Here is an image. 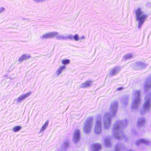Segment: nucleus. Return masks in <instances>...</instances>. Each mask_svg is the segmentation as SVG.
Listing matches in <instances>:
<instances>
[{"mask_svg":"<svg viewBox=\"0 0 151 151\" xmlns=\"http://www.w3.org/2000/svg\"><path fill=\"white\" fill-rule=\"evenodd\" d=\"M135 19L138 23V28L140 29L147 18V15L144 13L142 9L138 8L135 11Z\"/></svg>","mask_w":151,"mask_h":151,"instance_id":"1","label":"nucleus"},{"mask_svg":"<svg viewBox=\"0 0 151 151\" xmlns=\"http://www.w3.org/2000/svg\"><path fill=\"white\" fill-rule=\"evenodd\" d=\"M117 108V103H112L110 110V114H105L104 116L103 120L104 126L107 129L110 124V117L113 116L115 113Z\"/></svg>","mask_w":151,"mask_h":151,"instance_id":"2","label":"nucleus"},{"mask_svg":"<svg viewBox=\"0 0 151 151\" xmlns=\"http://www.w3.org/2000/svg\"><path fill=\"white\" fill-rule=\"evenodd\" d=\"M140 93V92L138 91H136L134 92L132 104V106L133 108H137L140 104L141 101L139 97Z\"/></svg>","mask_w":151,"mask_h":151,"instance_id":"3","label":"nucleus"},{"mask_svg":"<svg viewBox=\"0 0 151 151\" xmlns=\"http://www.w3.org/2000/svg\"><path fill=\"white\" fill-rule=\"evenodd\" d=\"M92 124V121L90 120H87L85 123L83 129L85 132L88 133L90 131Z\"/></svg>","mask_w":151,"mask_h":151,"instance_id":"4","label":"nucleus"},{"mask_svg":"<svg viewBox=\"0 0 151 151\" xmlns=\"http://www.w3.org/2000/svg\"><path fill=\"white\" fill-rule=\"evenodd\" d=\"M150 108V100L148 96H146L145 102L143 105V109L145 111H147Z\"/></svg>","mask_w":151,"mask_h":151,"instance_id":"5","label":"nucleus"},{"mask_svg":"<svg viewBox=\"0 0 151 151\" xmlns=\"http://www.w3.org/2000/svg\"><path fill=\"white\" fill-rule=\"evenodd\" d=\"M56 34L55 31L48 32L42 35L41 38L42 39L51 38L54 37Z\"/></svg>","mask_w":151,"mask_h":151,"instance_id":"6","label":"nucleus"},{"mask_svg":"<svg viewBox=\"0 0 151 151\" xmlns=\"http://www.w3.org/2000/svg\"><path fill=\"white\" fill-rule=\"evenodd\" d=\"M31 94V92H29L25 94H22L17 98L16 99V101L17 103L21 102L29 96Z\"/></svg>","mask_w":151,"mask_h":151,"instance_id":"7","label":"nucleus"},{"mask_svg":"<svg viewBox=\"0 0 151 151\" xmlns=\"http://www.w3.org/2000/svg\"><path fill=\"white\" fill-rule=\"evenodd\" d=\"M94 130L95 132L96 133H99L101 131V122L99 119H97L96 122Z\"/></svg>","mask_w":151,"mask_h":151,"instance_id":"8","label":"nucleus"},{"mask_svg":"<svg viewBox=\"0 0 151 151\" xmlns=\"http://www.w3.org/2000/svg\"><path fill=\"white\" fill-rule=\"evenodd\" d=\"M80 130L78 129H75L73 135V140L74 142H77L80 138Z\"/></svg>","mask_w":151,"mask_h":151,"instance_id":"9","label":"nucleus"},{"mask_svg":"<svg viewBox=\"0 0 151 151\" xmlns=\"http://www.w3.org/2000/svg\"><path fill=\"white\" fill-rule=\"evenodd\" d=\"M31 57L29 54H25L22 55L18 58V61L20 63L22 62L24 60L28 59Z\"/></svg>","mask_w":151,"mask_h":151,"instance_id":"10","label":"nucleus"},{"mask_svg":"<svg viewBox=\"0 0 151 151\" xmlns=\"http://www.w3.org/2000/svg\"><path fill=\"white\" fill-rule=\"evenodd\" d=\"M92 81L91 80L87 81L86 82L79 85L80 88H87L90 87L92 84Z\"/></svg>","mask_w":151,"mask_h":151,"instance_id":"11","label":"nucleus"},{"mask_svg":"<svg viewBox=\"0 0 151 151\" xmlns=\"http://www.w3.org/2000/svg\"><path fill=\"white\" fill-rule=\"evenodd\" d=\"M65 69L66 66L65 65H61L60 66L56 71L55 73V76L57 77H59Z\"/></svg>","mask_w":151,"mask_h":151,"instance_id":"12","label":"nucleus"},{"mask_svg":"<svg viewBox=\"0 0 151 151\" xmlns=\"http://www.w3.org/2000/svg\"><path fill=\"white\" fill-rule=\"evenodd\" d=\"M120 70L119 67H117L114 68L111 70L109 73L110 76H112L115 75L118 73Z\"/></svg>","mask_w":151,"mask_h":151,"instance_id":"13","label":"nucleus"},{"mask_svg":"<svg viewBox=\"0 0 151 151\" xmlns=\"http://www.w3.org/2000/svg\"><path fill=\"white\" fill-rule=\"evenodd\" d=\"M85 39V37L84 35L80 37L78 34H76L73 36V39L76 41H81L82 40H84Z\"/></svg>","mask_w":151,"mask_h":151,"instance_id":"14","label":"nucleus"},{"mask_svg":"<svg viewBox=\"0 0 151 151\" xmlns=\"http://www.w3.org/2000/svg\"><path fill=\"white\" fill-rule=\"evenodd\" d=\"M55 33H56V34L55 37L58 40L66 39V37L59 35L58 32H55Z\"/></svg>","mask_w":151,"mask_h":151,"instance_id":"15","label":"nucleus"},{"mask_svg":"<svg viewBox=\"0 0 151 151\" xmlns=\"http://www.w3.org/2000/svg\"><path fill=\"white\" fill-rule=\"evenodd\" d=\"M101 147L100 145L98 144H95L92 146V148L94 151H96L100 149L101 148Z\"/></svg>","mask_w":151,"mask_h":151,"instance_id":"16","label":"nucleus"},{"mask_svg":"<svg viewBox=\"0 0 151 151\" xmlns=\"http://www.w3.org/2000/svg\"><path fill=\"white\" fill-rule=\"evenodd\" d=\"M48 122H46L42 125L41 129L40 130V132H43L46 128L48 125Z\"/></svg>","mask_w":151,"mask_h":151,"instance_id":"17","label":"nucleus"},{"mask_svg":"<svg viewBox=\"0 0 151 151\" xmlns=\"http://www.w3.org/2000/svg\"><path fill=\"white\" fill-rule=\"evenodd\" d=\"M70 63V60L68 59H63L61 60L62 64L65 65L69 64Z\"/></svg>","mask_w":151,"mask_h":151,"instance_id":"18","label":"nucleus"},{"mask_svg":"<svg viewBox=\"0 0 151 151\" xmlns=\"http://www.w3.org/2000/svg\"><path fill=\"white\" fill-rule=\"evenodd\" d=\"M22 128L21 127L17 126L13 128V131L14 132H16L19 131Z\"/></svg>","mask_w":151,"mask_h":151,"instance_id":"19","label":"nucleus"},{"mask_svg":"<svg viewBox=\"0 0 151 151\" xmlns=\"http://www.w3.org/2000/svg\"><path fill=\"white\" fill-rule=\"evenodd\" d=\"M137 142H139V143H143L146 144H148L149 143V142L146 139H143L139 140Z\"/></svg>","mask_w":151,"mask_h":151,"instance_id":"20","label":"nucleus"},{"mask_svg":"<svg viewBox=\"0 0 151 151\" xmlns=\"http://www.w3.org/2000/svg\"><path fill=\"white\" fill-rule=\"evenodd\" d=\"M132 57V55L130 54H128L124 56L123 59L125 60L127 59H129Z\"/></svg>","mask_w":151,"mask_h":151,"instance_id":"21","label":"nucleus"},{"mask_svg":"<svg viewBox=\"0 0 151 151\" xmlns=\"http://www.w3.org/2000/svg\"><path fill=\"white\" fill-rule=\"evenodd\" d=\"M5 10V8L4 7H0V14L1 13L3 12Z\"/></svg>","mask_w":151,"mask_h":151,"instance_id":"22","label":"nucleus"},{"mask_svg":"<svg viewBox=\"0 0 151 151\" xmlns=\"http://www.w3.org/2000/svg\"><path fill=\"white\" fill-rule=\"evenodd\" d=\"M66 37V39L67 38H68L71 40H73V35H68Z\"/></svg>","mask_w":151,"mask_h":151,"instance_id":"23","label":"nucleus"},{"mask_svg":"<svg viewBox=\"0 0 151 151\" xmlns=\"http://www.w3.org/2000/svg\"><path fill=\"white\" fill-rule=\"evenodd\" d=\"M105 143V144L107 146H109V141L108 139L106 140Z\"/></svg>","mask_w":151,"mask_h":151,"instance_id":"24","label":"nucleus"},{"mask_svg":"<svg viewBox=\"0 0 151 151\" xmlns=\"http://www.w3.org/2000/svg\"><path fill=\"white\" fill-rule=\"evenodd\" d=\"M123 89V88L120 87L117 88L118 90H121Z\"/></svg>","mask_w":151,"mask_h":151,"instance_id":"25","label":"nucleus"},{"mask_svg":"<svg viewBox=\"0 0 151 151\" xmlns=\"http://www.w3.org/2000/svg\"><path fill=\"white\" fill-rule=\"evenodd\" d=\"M139 123H140V122L139 121V122H138V124H139V125H140V124H139Z\"/></svg>","mask_w":151,"mask_h":151,"instance_id":"26","label":"nucleus"}]
</instances>
